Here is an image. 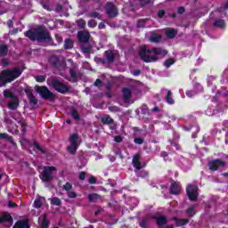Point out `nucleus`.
Returning <instances> with one entry per match:
<instances>
[{
	"mask_svg": "<svg viewBox=\"0 0 228 228\" xmlns=\"http://www.w3.org/2000/svg\"><path fill=\"white\" fill-rule=\"evenodd\" d=\"M167 52L162 48H152L149 49L147 46H142L139 52V56L146 61V63H151L152 61H158L159 56H167Z\"/></svg>",
	"mask_w": 228,
	"mask_h": 228,
	"instance_id": "obj_1",
	"label": "nucleus"
},
{
	"mask_svg": "<svg viewBox=\"0 0 228 228\" xmlns=\"http://www.w3.org/2000/svg\"><path fill=\"white\" fill-rule=\"evenodd\" d=\"M22 74V70L19 68H13L12 69H5L0 74V86H4L6 83H12L14 79H17L19 76Z\"/></svg>",
	"mask_w": 228,
	"mask_h": 228,
	"instance_id": "obj_2",
	"label": "nucleus"
},
{
	"mask_svg": "<svg viewBox=\"0 0 228 228\" xmlns=\"http://www.w3.org/2000/svg\"><path fill=\"white\" fill-rule=\"evenodd\" d=\"M25 37H28L30 40H39L40 42L51 40V35L44 27H39L35 31L25 32Z\"/></svg>",
	"mask_w": 228,
	"mask_h": 228,
	"instance_id": "obj_3",
	"label": "nucleus"
},
{
	"mask_svg": "<svg viewBox=\"0 0 228 228\" xmlns=\"http://www.w3.org/2000/svg\"><path fill=\"white\" fill-rule=\"evenodd\" d=\"M35 90L37 94H39L42 99H49L50 101H54V94L51 91H49L47 87L36 86Z\"/></svg>",
	"mask_w": 228,
	"mask_h": 228,
	"instance_id": "obj_4",
	"label": "nucleus"
},
{
	"mask_svg": "<svg viewBox=\"0 0 228 228\" xmlns=\"http://www.w3.org/2000/svg\"><path fill=\"white\" fill-rule=\"evenodd\" d=\"M56 172V167H45L41 173L40 178L42 181H53L54 177V173Z\"/></svg>",
	"mask_w": 228,
	"mask_h": 228,
	"instance_id": "obj_5",
	"label": "nucleus"
},
{
	"mask_svg": "<svg viewBox=\"0 0 228 228\" xmlns=\"http://www.w3.org/2000/svg\"><path fill=\"white\" fill-rule=\"evenodd\" d=\"M4 97H10L11 101L8 104V107L10 110H17V107L19 106V98L17 96L13 95V93L10 91L9 89L4 91Z\"/></svg>",
	"mask_w": 228,
	"mask_h": 228,
	"instance_id": "obj_6",
	"label": "nucleus"
},
{
	"mask_svg": "<svg viewBox=\"0 0 228 228\" xmlns=\"http://www.w3.org/2000/svg\"><path fill=\"white\" fill-rule=\"evenodd\" d=\"M77 134H73L70 135L69 137V146L68 147V151L70 154H76V151H77V145H79V143L77 142Z\"/></svg>",
	"mask_w": 228,
	"mask_h": 228,
	"instance_id": "obj_7",
	"label": "nucleus"
},
{
	"mask_svg": "<svg viewBox=\"0 0 228 228\" xmlns=\"http://www.w3.org/2000/svg\"><path fill=\"white\" fill-rule=\"evenodd\" d=\"M186 191L190 200H197L199 197V187L197 185H188Z\"/></svg>",
	"mask_w": 228,
	"mask_h": 228,
	"instance_id": "obj_8",
	"label": "nucleus"
},
{
	"mask_svg": "<svg viewBox=\"0 0 228 228\" xmlns=\"http://www.w3.org/2000/svg\"><path fill=\"white\" fill-rule=\"evenodd\" d=\"M52 86L56 90V92H59L60 94H67L69 92V86L67 85L63 84L60 80H53L52 82Z\"/></svg>",
	"mask_w": 228,
	"mask_h": 228,
	"instance_id": "obj_9",
	"label": "nucleus"
},
{
	"mask_svg": "<svg viewBox=\"0 0 228 228\" xmlns=\"http://www.w3.org/2000/svg\"><path fill=\"white\" fill-rule=\"evenodd\" d=\"M0 224L5 227H12L13 225V218L6 212H4L0 216Z\"/></svg>",
	"mask_w": 228,
	"mask_h": 228,
	"instance_id": "obj_10",
	"label": "nucleus"
},
{
	"mask_svg": "<svg viewBox=\"0 0 228 228\" xmlns=\"http://www.w3.org/2000/svg\"><path fill=\"white\" fill-rule=\"evenodd\" d=\"M106 12L109 17H117L118 15V11L117 10V7L113 5L111 3H108L106 5Z\"/></svg>",
	"mask_w": 228,
	"mask_h": 228,
	"instance_id": "obj_11",
	"label": "nucleus"
},
{
	"mask_svg": "<svg viewBox=\"0 0 228 228\" xmlns=\"http://www.w3.org/2000/svg\"><path fill=\"white\" fill-rule=\"evenodd\" d=\"M209 169L213 170L214 172L216 170H218V168L222 167H225V162L222 161V160H213L211 162H209L208 164Z\"/></svg>",
	"mask_w": 228,
	"mask_h": 228,
	"instance_id": "obj_12",
	"label": "nucleus"
},
{
	"mask_svg": "<svg viewBox=\"0 0 228 228\" xmlns=\"http://www.w3.org/2000/svg\"><path fill=\"white\" fill-rule=\"evenodd\" d=\"M77 37L80 42H88V40H90V33H88L87 31L78 32Z\"/></svg>",
	"mask_w": 228,
	"mask_h": 228,
	"instance_id": "obj_13",
	"label": "nucleus"
},
{
	"mask_svg": "<svg viewBox=\"0 0 228 228\" xmlns=\"http://www.w3.org/2000/svg\"><path fill=\"white\" fill-rule=\"evenodd\" d=\"M132 163H133L134 168H136V170H140V169H142V167H143L142 165V162L140 161V155L139 154H135L134 156Z\"/></svg>",
	"mask_w": 228,
	"mask_h": 228,
	"instance_id": "obj_14",
	"label": "nucleus"
},
{
	"mask_svg": "<svg viewBox=\"0 0 228 228\" xmlns=\"http://www.w3.org/2000/svg\"><path fill=\"white\" fill-rule=\"evenodd\" d=\"M38 222L40 224V228H49V221L47 220V216L45 214L39 217Z\"/></svg>",
	"mask_w": 228,
	"mask_h": 228,
	"instance_id": "obj_15",
	"label": "nucleus"
},
{
	"mask_svg": "<svg viewBox=\"0 0 228 228\" xmlns=\"http://www.w3.org/2000/svg\"><path fill=\"white\" fill-rule=\"evenodd\" d=\"M171 193L173 195H179L181 193V185L178 183H174L171 185Z\"/></svg>",
	"mask_w": 228,
	"mask_h": 228,
	"instance_id": "obj_16",
	"label": "nucleus"
},
{
	"mask_svg": "<svg viewBox=\"0 0 228 228\" xmlns=\"http://www.w3.org/2000/svg\"><path fill=\"white\" fill-rule=\"evenodd\" d=\"M132 95H133V94L131 93V89H129V88L123 89V97H124L125 102H129V101H131Z\"/></svg>",
	"mask_w": 228,
	"mask_h": 228,
	"instance_id": "obj_17",
	"label": "nucleus"
},
{
	"mask_svg": "<svg viewBox=\"0 0 228 228\" xmlns=\"http://www.w3.org/2000/svg\"><path fill=\"white\" fill-rule=\"evenodd\" d=\"M177 35V30L174 28H167L166 29V37L167 38H175V37Z\"/></svg>",
	"mask_w": 228,
	"mask_h": 228,
	"instance_id": "obj_18",
	"label": "nucleus"
},
{
	"mask_svg": "<svg viewBox=\"0 0 228 228\" xmlns=\"http://www.w3.org/2000/svg\"><path fill=\"white\" fill-rule=\"evenodd\" d=\"M13 228H29V224H28V222L26 221H18Z\"/></svg>",
	"mask_w": 228,
	"mask_h": 228,
	"instance_id": "obj_19",
	"label": "nucleus"
},
{
	"mask_svg": "<svg viewBox=\"0 0 228 228\" xmlns=\"http://www.w3.org/2000/svg\"><path fill=\"white\" fill-rule=\"evenodd\" d=\"M45 199L42 197L37 198L34 201V208L36 209H40L42 208V202H44Z\"/></svg>",
	"mask_w": 228,
	"mask_h": 228,
	"instance_id": "obj_20",
	"label": "nucleus"
},
{
	"mask_svg": "<svg viewBox=\"0 0 228 228\" xmlns=\"http://www.w3.org/2000/svg\"><path fill=\"white\" fill-rule=\"evenodd\" d=\"M166 101H167V104H174V102H175L174 101V98H172V91L167 90V94L166 96Z\"/></svg>",
	"mask_w": 228,
	"mask_h": 228,
	"instance_id": "obj_21",
	"label": "nucleus"
},
{
	"mask_svg": "<svg viewBox=\"0 0 228 228\" xmlns=\"http://www.w3.org/2000/svg\"><path fill=\"white\" fill-rule=\"evenodd\" d=\"M26 93L31 104H37V102H38V101L37 100L35 95H33V94L29 93L28 90L26 91Z\"/></svg>",
	"mask_w": 228,
	"mask_h": 228,
	"instance_id": "obj_22",
	"label": "nucleus"
},
{
	"mask_svg": "<svg viewBox=\"0 0 228 228\" xmlns=\"http://www.w3.org/2000/svg\"><path fill=\"white\" fill-rule=\"evenodd\" d=\"M175 222L177 227H181V225H186V224H188V219L175 218Z\"/></svg>",
	"mask_w": 228,
	"mask_h": 228,
	"instance_id": "obj_23",
	"label": "nucleus"
},
{
	"mask_svg": "<svg viewBox=\"0 0 228 228\" xmlns=\"http://www.w3.org/2000/svg\"><path fill=\"white\" fill-rule=\"evenodd\" d=\"M215 28H225V21L224 20H217L214 22Z\"/></svg>",
	"mask_w": 228,
	"mask_h": 228,
	"instance_id": "obj_24",
	"label": "nucleus"
},
{
	"mask_svg": "<svg viewBox=\"0 0 228 228\" xmlns=\"http://www.w3.org/2000/svg\"><path fill=\"white\" fill-rule=\"evenodd\" d=\"M105 56L110 62H112L115 60V56L113 55V52L111 51L105 52Z\"/></svg>",
	"mask_w": 228,
	"mask_h": 228,
	"instance_id": "obj_25",
	"label": "nucleus"
},
{
	"mask_svg": "<svg viewBox=\"0 0 228 228\" xmlns=\"http://www.w3.org/2000/svg\"><path fill=\"white\" fill-rule=\"evenodd\" d=\"M8 54V47L4 45H0V56H6Z\"/></svg>",
	"mask_w": 228,
	"mask_h": 228,
	"instance_id": "obj_26",
	"label": "nucleus"
},
{
	"mask_svg": "<svg viewBox=\"0 0 228 228\" xmlns=\"http://www.w3.org/2000/svg\"><path fill=\"white\" fill-rule=\"evenodd\" d=\"M50 202L53 206H61V200H60V198L54 197L50 200Z\"/></svg>",
	"mask_w": 228,
	"mask_h": 228,
	"instance_id": "obj_27",
	"label": "nucleus"
},
{
	"mask_svg": "<svg viewBox=\"0 0 228 228\" xmlns=\"http://www.w3.org/2000/svg\"><path fill=\"white\" fill-rule=\"evenodd\" d=\"M157 224H158V225H163V224H167V217H165L163 216L157 217Z\"/></svg>",
	"mask_w": 228,
	"mask_h": 228,
	"instance_id": "obj_28",
	"label": "nucleus"
},
{
	"mask_svg": "<svg viewBox=\"0 0 228 228\" xmlns=\"http://www.w3.org/2000/svg\"><path fill=\"white\" fill-rule=\"evenodd\" d=\"M151 42H159L161 40V35L159 34H153L151 38Z\"/></svg>",
	"mask_w": 228,
	"mask_h": 228,
	"instance_id": "obj_29",
	"label": "nucleus"
},
{
	"mask_svg": "<svg viewBox=\"0 0 228 228\" xmlns=\"http://www.w3.org/2000/svg\"><path fill=\"white\" fill-rule=\"evenodd\" d=\"M102 124H111L113 119L110 116H104L102 118Z\"/></svg>",
	"mask_w": 228,
	"mask_h": 228,
	"instance_id": "obj_30",
	"label": "nucleus"
},
{
	"mask_svg": "<svg viewBox=\"0 0 228 228\" xmlns=\"http://www.w3.org/2000/svg\"><path fill=\"white\" fill-rule=\"evenodd\" d=\"M73 45H74L72 43V40H70V39H66L65 40V43H64L65 49H72Z\"/></svg>",
	"mask_w": 228,
	"mask_h": 228,
	"instance_id": "obj_31",
	"label": "nucleus"
},
{
	"mask_svg": "<svg viewBox=\"0 0 228 228\" xmlns=\"http://www.w3.org/2000/svg\"><path fill=\"white\" fill-rule=\"evenodd\" d=\"M174 63H175V61H174V59H168L164 62V66L168 69L171 67V65H174Z\"/></svg>",
	"mask_w": 228,
	"mask_h": 228,
	"instance_id": "obj_32",
	"label": "nucleus"
},
{
	"mask_svg": "<svg viewBox=\"0 0 228 228\" xmlns=\"http://www.w3.org/2000/svg\"><path fill=\"white\" fill-rule=\"evenodd\" d=\"M35 79L37 83H44L45 81V76L38 75L35 77Z\"/></svg>",
	"mask_w": 228,
	"mask_h": 228,
	"instance_id": "obj_33",
	"label": "nucleus"
},
{
	"mask_svg": "<svg viewBox=\"0 0 228 228\" xmlns=\"http://www.w3.org/2000/svg\"><path fill=\"white\" fill-rule=\"evenodd\" d=\"M71 117H73V118H75V120H79V114H77V110H71Z\"/></svg>",
	"mask_w": 228,
	"mask_h": 228,
	"instance_id": "obj_34",
	"label": "nucleus"
},
{
	"mask_svg": "<svg viewBox=\"0 0 228 228\" xmlns=\"http://www.w3.org/2000/svg\"><path fill=\"white\" fill-rule=\"evenodd\" d=\"M77 24L79 28H85V26H86V21H85V20H78Z\"/></svg>",
	"mask_w": 228,
	"mask_h": 228,
	"instance_id": "obj_35",
	"label": "nucleus"
},
{
	"mask_svg": "<svg viewBox=\"0 0 228 228\" xmlns=\"http://www.w3.org/2000/svg\"><path fill=\"white\" fill-rule=\"evenodd\" d=\"M88 199H89L90 202H93V200H97V199H99V195H97V194H90L88 196Z\"/></svg>",
	"mask_w": 228,
	"mask_h": 228,
	"instance_id": "obj_36",
	"label": "nucleus"
},
{
	"mask_svg": "<svg viewBox=\"0 0 228 228\" xmlns=\"http://www.w3.org/2000/svg\"><path fill=\"white\" fill-rule=\"evenodd\" d=\"M63 189L66 190V191H69V190H72V183H66V184L63 185Z\"/></svg>",
	"mask_w": 228,
	"mask_h": 228,
	"instance_id": "obj_37",
	"label": "nucleus"
},
{
	"mask_svg": "<svg viewBox=\"0 0 228 228\" xmlns=\"http://www.w3.org/2000/svg\"><path fill=\"white\" fill-rule=\"evenodd\" d=\"M189 216H193L195 215V208L191 207L187 210Z\"/></svg>",
	"mask_w": 228,
	"mask_h": 228,
	"instance_id": "obj_38",
	"label": "nucleus"
},
{
	"mask_svg": "<svg viewBox=\"0 0 228 228\" xmlns=\"http://www.w3.org/2000/svg\"><path fill=\"white\" fill-rule=\"evenodd\" d=\"M88 26L89 28H95V26H97V22L94 20H90L88 21Z\"/></svg>",
	"mask_w": 228,
	"mask_h": 228,
	"instance_id": "obj_39",
	"label": "nucleus"
},
{
	"mask_svg": "<svg viewBox=\"0 0 228 228\" xmlns=\"http://www.w3.org/2000/svg\"><path fill=\"white\" fill-rule=\"evenodd\" d=\"M68 197L69 199H76V197H77V194L75 191H69L68 192Z\"/></svg>",
	"mask_w": 228,
	"mask_h": 228,
	"instance_id": "obj_40",
	"label": "nucleus"
},
{
	"mask_svg": "<svg viewBox=\"0 0 228 228\" xmlns=\"http://www.w3.org/2000/svg\"><path fill=\"white\" fill-rule=\"evenodd\" d=\"M34 149H35V151H39L40 152H44V150H42L40 145H38V143H37V142L34 143Z\"/></svg>",
	"mask_w": 228,
	"mask_h": 228,
	"instance_id": "obj_41",
	"label": "nucleus"
},
{
	"mask_svg": "<svg viewBox=\"0 0 228 228\" xmlns=\"http://www.w3.org/2000/svg\"><path fill=\"white\" fill-rule=\"evenodd\" d=\"M134 143H137L138 145H142V143H143V139H142V138H135L134 139Z\"/></svg>",
	"mask_w": 228,
	"mask_h": 228,
	"instance_id": "obj_42",
	"label": "nucleus"
},
{
	"mask_svg": "<svg viewBox=\"0 0 228 228\" xmlns=\"http://www.w3.org/2000/svg\"><path fill=\"white\" fill-rule=\"evenodd\" d=\"M86 175L85 174V172H81V173L79 174L78 179H80V181H85Z\"/></svg>",
	"mask_w": 228,
	"mask_h": 228,
	"instance_id": "obj_43",
	"label": "nucleus"
},
{
	"mask_svg": "<svg viewBox=\"0 0 228 228\" xmlns=\"http://www.w3.org/2000/svg\"><path fill=\"white\" fill-rule=\"evenodd\" d=\"M186 95H187V97H193V95H195V92H193V91H187L186 92Z\"/></svg>",
	"mask_w": 228,
	"mask_h": 228,
	"instance_id": "obj_44",
	"label": "nucleus"
},
{
	"mask_svg": "<svg viewBox=\"0 0 228 228\" xmlns=\"http://www.w3.org/2000/svg\"><path fill=\"white\" fill-rule=\"evenodd\" d=\"M195 90H198V92H202L203 88H202V86H200V84H198V85H196V86H195Z\"/></svg>",
	"mask_w": 228,
	"mask_h": 228,
	"instance_id": "obj_45",
	"label": "nucleus"
},
{
	"mask_svg": "<svg viewBox=\"0 0 228 228\" xmlns=\"http://www.w3.org/2000/svg\"><path fill=\"white\" fill-rule=\"evenodd\" d=\"M158 16L160 17V18L165 17V11H163V10L159 11Z\"/></svg>",
	"mask_w": 228,
	"mask_h": 228,
	"instance_id": "obj_46",
	"label": "nucleus"
},
{
	"mask_svg": "<svg viewBox=\"0 0 228 228\" xmlns=\"http://www.w3.org/2000/svg\"><path fill=\"white\" fill-rule=\"evenodd\" d=\"M114 142H117V143H120V142H122V137L120 136H116L114 138Z\"/></svg>",
	"mask_w": 228,
	"mask_h": 228,
	"instance_id": "obj_47",
	"label": "nucleus"
},
{
	"mask_svg": "<svg viewBox=\"0 0 228 228\" xmlns=\"http://www.w3.org/2000/svg\"><path fill=\"white\" fill-rule=\"evenodd\" d=\"M94 183H95V177L91 176V177L89 178V183H90V184H94Z\"/></svg>",
	"mask_w": 228,
	"mask_h": 228,
	"instance_id": "obj_48",
	"label": "nucleus"
},
{
	"mask_svg": "<svg viewBox=\"0 0 228 228\" xmlns=\"http://www.w3.org/2000/svg\"><path fill=\"white\" fill-rule=\"evenodd\" d=\"M8 206H9V208H17V204L13 203L12 201H9Z\"/></svg>",
	"mask_w": 228,
	"mask_h": 228,
	"instance_id": "obj_49",
	"label": "nucleus"
},
{
	"mask_svg": "<svg viewBox=\"0 0 228 228\" xmlns=\"http://www.w3.org/2000/svg\"><path fill=\"white\" fill-rule=\"evenodd\" d=\"M90 17H94V19H97V18H99V13L93 12V13L90 14Z\"/></svg>",
	"mask_w": 228,
	"mask_h": 228,
	"instance_id": "obj_50",
	"label": "nucleus"
},
{
	"mask_svg": "<svg viewBox=\"0 0 228 228\" xmlns=\"http://www.w3.org/2000/svg\"><path fill=\"white\" fill-rule=\"evenodd\" d=\"M2 64L4 65V66H6V65H10V62L8 61V60L4 59V60L2 61Z\"/></svg>",
	"mask_w": 228,
	"mask_h": 228,
	"instance_id": "obj_51",
	"label": "nucleus"
},
{
	"mask_svg": "<svg viewBox=\"0 0 228 228\" xmlns=\"http://www.w3.org/2000/svg\"><path fill=\"white\" fill-rule=\"evenodd\" d=\"M20 126H21L22 132L25 133V131H26V124L20 123Z\"/></svg>",
	"mask_w": 228,
	"mask_h": 228,
	"instance_id": "obj_52",
	"label": "nucleus"
},
{
	"mask_svg": "<svg viewBox=\"0 0 228 228\" xmlns=\"http://www.w3.org/2000/svg\"><path fill=\"white\" fill-rule=\"evenodd\" d=\"M94 86H101V80H100V79H97V80L94 82Z\"/></svg>",
	"mask_w": 228,
	"mask_h": 228,
	"instance_id": "obj_53",
	"label": "nucleus"
},
{
	"mask_svg": "<svg viewBox=\"0 0 228 228\" xmlns=\"http://www.w3.org/2000/svg\"><path fill=\"white\" fill-rule=\"evenodd\" d=\"M178 13H184V9H183V7L178 8Z\"/></svg>",
	"mask_w": 228,
	"mask_h": 228,
	"instance_id": "obj_54",
	"label": "nucleus"
},
{
	"mask_svg": "<svg viewBox=\"0 0 228 228\" xmlns=\"http://www.w3.org/2000/svg\"><path fill=\"white\" fill-rule=\"evenodd\" d=\"M0 138H8V134H0Z\"/></svg>",
	"mask_w": 228,
	"mask_h": 228,
	"instance_id": "obj_55",
	"label": "nucleus"
},
{
	"mask_svg": "<svg viewBox=\"0 0 228 228\" xmlns=\"http://www.w3.org/2000/svg\"><path fill=\"white\" fill-rule=\"evenodd\" d=\"M141 227L142 228H145L147 227V224H145V221H142L141 224H140Z\"/></svg>",
	"mask_w": 228,
	"mask_h": 228,
	"instance_id": "obj_56",
	"label": "nucleus"
},
{
	"mask_svg": "<svg viewBox=\"0 0 228 228\" xmlns=\"http://www.w3.org/2000/svg\"><path fill=\"white\" fill-rule=\"evenodd\" d=\"M7 24H8L9 28H12V26H13V23L12 22V20H9L7 21Z\"/></svg>",
	"mask_w": 228,
	"mask_h": 228,
	"instance_id": "obj_57",
	"label": "nucleus"
},
{
	"mask_svg": "<svg viewBox=\"0 0 228 228\" xmlns=\"http://www.w3.org/2000/svg\"><path fill=\"white\" fill-rule=\"evenodd\" d=\"M103 28H104V23H101V24L99 25V28H100V29H103Z\"/></svg>",
	"mask_w": 228,
	"mask_h": 228,
	"instance_id": "obj_58",
	"label": "nucleus"
},
{
	"mask_svg": "<svg viewBox=\"0 0 228 228\" xmlns=\"http://www.w3.org/2000/svg\"><path fill=\"white\" fill-rule=\"evenodd\" d=\"M65 62H63L61 66H59V69H65Z\"/></svg>",
	"mask_w": 228,
	"mask_h": 228,
	"instance_id": "obj_59",
	"label": "nucleus"
},
{
	"mask_svg": "<svg viewBox=\"0 0 228 228\" xmlns=\"http://www.w3.org/2000/svg\"><path fill=\"white\" fill-rule=\"evenodd\" d=\"M227 8H228V1H227L226 4L223 7V10H227Z\"/></svg>",
	"mask_w": 228,
	"mask_h": 228,
	"instance_id": "obj_60",
	"label": "nucleus"
},
{
	"mask_svg": "<svg viewBox=\"0 0 228 228\" xmlns=\"http://www.w3.org/2000/svg\"><path fill=\"white\" fill-rule=\"evenodd\" d=\"M206 115H208V117H211V115H213V114L211 112H209V110H207Z\"/></svg>",
	"mask_w": 228,
	"mask_h": 228,
	"instance_id": "obj_61",
	"label": "nucleus"
},
{
	"mask_svg": "<svg viewBox=\"0 0 228 228\" xmlns=\"http://www.w3.org/2000/svg\"><path fill=\"white\" fill-rule=\"evenodd\" d=\"M161 156H162V158H167V152H162Z\"/></svg>",
	"mask_w": 228,
	"mask_h": 228,
	"instance_id": "obj_62",
	"label": "nucleus"
},
{
	"mask_svg": "<svg viewBox=\"0 0 228 228\" xmlns=\"http://www.w3.org/2000/svg\"><path fill=\"white\" fill-rule=\"evenodd\" d=\"M152 111H159V109L155 108V109L152 110Z\"/></svg>",
	"mask_w": 228,
	"mask_h": 228,
	"instance_id": "obj_63",
	"label": "nucleus"
},
{
	"mask_svg": "<svg viewBox=\"0 0 228 228\" xmlns=\"http://www.w3.org/2000/svg\"><path fill=\"white\" fill-rule=\"evenodd\" d=\"M56 38H57L58 42H61V38L58 37V36H56Z\"/></svg>",
	"mask_w": 228,
	"mask_h": 228,
	"instance_id": "obj_64",
	"label": "nucleus"
}]
</instances>
